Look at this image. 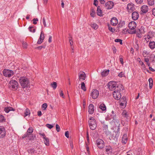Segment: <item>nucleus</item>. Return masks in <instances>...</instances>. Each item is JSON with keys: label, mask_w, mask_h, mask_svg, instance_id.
<instances>
[{"label": "nucleus", "mask_w": 155, "mask_h": 155, "mask_svg": "<svg viewBox=\"0 0 155 155\" xmlns=\"http://www.w3.org/2000/svg\"><path fill=\"white\" fill-rule=\"evenodd\" d=\"M137 43V41L136 42V44L134 45V48L136 49L137 51L139 49V46Z\"/></svg>", "instance_id": "obj_50"}, {"label": "nucleus", "mask_w": 155, "mask_h": 155, "mask_svg": "<svg viewBox=\"0 0 155 155\" xmlns=\"http://www.w3.org/2000/svg\"><path fill=\"white\" fill-rule=\"evenodd\" d=\"M99 108L103 111H105L106 110V106L103 103H101L100 105Z\"/></svg>", "instance_id": "obj_24"}, {"label": "nucleus", "mask_w": 155, "mask_h": 155, "mask_svg": "<svg viewBox=\"0 0 155 155\" xmlns=\"http://www.w3.org/2000/svg\"><path fill=\"white\" fill-rule=\"evenodd\" d=\"M139 17V14L138 12L136 11L133 12L132 14V18L134 20H136L138 19Z\"/></svg>", "instance_id": "obj_15"}, {"label": "nucleus", "mask_w": 155, "mask_h": 155, "mask_svg": "<svg viewBox=\"0 0 155 155\" xmlns=\"http://www.w3.org/2000/svg\"><path fill=\"white\" fill-rule=\"evenodd\" d=\"M44 38V34L43 31H41L39 39L43 40Z\"/></svg>", "instance_id": "obj_39"}, {"label": "nucleus", "mask_w": 155, "mask_h": 155, "mask_svg": "<svg viewBox=\"0 0 155 155\" xmlns=\"http://www.w3.org/2000/svg\"><path fill=\"white\" fill-rule=\"evenodd\" d=\"M137 26V24L135 21H132L130 22L128 25L129 28L131 30H134L135 29Z\"/></svg>", "instance_id": "obj_14"}, {"label": "nucleus", "mask_w": 155, "mask_h": 155, "mask_svg": "<svg viewBox=\"0 0 155 155\" xmlns=\"http://www.w3.org/2000/svg\"><path fill=\"white\" fill-rule=\"evenodd\" d=\"M109 72V70H105L101 73V75L102 77L106 76L108 75Z\"/></svg>", "instance_id": "obj_25"}, {"label": "nucleus", "mask_w": 155, "mask_h": 155, "mask_svg": "<svg viewBox=\"0 0 155 155\" xmlns=\"http://www.w3.org/2000/svg\"><path fill=\"white\" fill-rule=\"evenodd\" d=\"M56 128L57 132H59L60 130V127L58 124L56 125Z\"/></svg>", "instance_id": "obj_56"}, {"label": "nucleus", "mask_w": 155, "mask_h": 155, "mask_svg": "<svg viewBox=\"0 0 155 155\" xmlns=\"http://www.w3.org/2000/svg\"><path fill=\"white\" fill-rule=\"evenodd\" d=\"M9 87L13 89L17 90L18 87V84L17 81L14 80L10 81L9 82Z\"/></svg>", "instance_id": "obj_3"}, {"label": "nucleus", "mask_w": 155, "mask_h": 155, "mask_svg": "<svg viewBox=\"0 0 155 155\" xmlns=\"http://www.w3.org/2000/svg\"><path fill=\"white\" fill-rule=\"evenodd\" d=\"M65 136L67 138H69V132H68V131H65Z\"/></svg>", "instance_id": "obj_58"}, {"label": "nucleus", "mask_w": 155, "mask_h": 155, "mask_svg": "<svg viewBox=\"0 0 155 155\" xmlns=\"http://www.w3.org/2000/svg\"><path fill=\"white\" fill-rule=\"evenodd\" d=\"M29 134H28L27 132L26 133L24 134L22 137V138H25L26 137H27V136H28L29 137Z\"/></svg>", "instance_id": "obj_62"}, {"label": "nucleus", "mask_w": 155, "mask_h": 155, "mask_svg": "<svg viewBox=\"0 0 155 155\" xmlns=\"http://www.w3.org/2000/svg\"><path fill=\"white\" fill-rule=\"evenodd\" d=\"M97 14L98 16H101L102 15V11L99 6L97 7Z\"/></svg>", "instance_id": "obj_26"}, {"label": "nucleus", "mask_w": 155, "mask_h": 155, "mask_svg": "<svg viewBox=\"0 0 155 155\" xmlns=\"http://www.w3.org/2000/svg\"><path fill=\"white\" fill-rule=\"evenodd\" d=\"M4 117L2 115H0V122H2L5 121Z\"/></svg>", "instance_id": "obj_47"}, {"label": "nucleus", "mask_w": 155, "mask_h": 155, "mask_svg": "<svg viewBox=\"0 0 155 155\" xmlns=\"http://www.w3.org/2000/svg\"><path fill=\"white\" fill-rule=\"evenodd\" d=\"M28 30L30 31L32 33H34L35 32L36 29L34 28L33 26H30L28 28Z\"/></svg>", "instance_id": "obj_34"}, {"label": "nucleus", "mask_w": 155, "mask_h": 155, "mask_svg": "<svg viewBox=\"0 0 155 155\" xmlns=\"http://www.w3.org/2000/svg\"><path fill=\"white\" fill-rule=\"evenodd\" d=\"M110 117H110V119H111V118H112L113 119H115L116 118V114H111L110 115Z\"/></svg>", "instance_id": "obj_48"}, {"label": "nucleus", "mask_w": 155, "mask_h": 155, "mask_svg": "<svg viewBox=\"0 0 155 155\" xmlns=\"http://www.w3.org/2000/svg\"><path fill=\"white\" fill-rule=\"evenodd\" d=\"M47 107V104L46 103H44L42 104V107L43 109L45 110L46 109Z\"/></svg>", "instance_id": "obj_43"}, {"label": "nucleus", "mask_w": 155, "mask_h": 155, "mask_svg": "<svg viewBox=\"0 0 155 155\" xmlns=\"http://www.w3.org/2000/svg\"><path fill=\"white\" fill-rule=\"evenodd\" d=\"M28 151L29 153H35V151L33 149H30L28 150Z\"/></svg>", "instance_id": "obj_45"}, {"label": "nucleus", "mask_w": 155, "mask_h": 155, "mask_svg": "<svg viewBox=\"0 0 155 155\" xmlns=\"http://www.w3.org/2000/svg\"><path fill=\"white\" fill-rule=\"evenodd\" d=\"M43 139H44V142L45 145L47 146L49 145V139L48 138L46 137L44 138Z\"/></svg>", "instance_id": "obj_31"}, {"label": "nucleus", "mask_w": 155, "mask_h": 155, "mask_svg": "<svg viewBox=\"0 0 155 155\" xmlns=\"http://www.w3.org/2000/svg\"><path fill=\"white\" fill-rule=\"evenodd\" d=\"M3 74L5 77L9 78L13 75L14 72L13 71L5 69L3 71Z\"/></svg>", "instance_id": "obj_5"}, {"label": "nucleus", "mask_w": 155, "mask_h": 155, "mask_svg": "<svg viewBox=\"0 0 155 155\" xmlns=\"http://www.w3.org/2000/svg\"><path fill=\"white\" fill-rule=\"evenodd\" d=\"M94 106L93 104H90L88 107V111L90 114H92L94 112Z\"/></svg>", "instance_id": "obj_18"}, {"label": "nucleus", "mask_w": 155, "mask_h": 155, "mask_svg": "<svg viewBox=\"0 0 155 155\" xmlns=\"http://www.w3.org/2000/svg\"><path fill=\"white\" fill-rule=\"evenodd\" d=\"M86 147L87 152L89 153H90L89 148L88 146V144L87 143H86Z\"/></svg>", "instance_id": "obj_52"}, {"label": "nucleus", "mask_w": 155, "mask_h": 155, "mask_svg": "<svg viewBox=\"0 0 155 155\" xmlns=\"http://www.w3.org/2000/svg\"><path fill=\"white\" fill-rule=\"evenodd\" d=\"M112 124L113 125H115L116 127H117V132H118L120 130L119 126L120 125V121L119 120L116 119V118L115 119H113L112 121Z\"/></svg>", "instance_id": "obj_8"}, {"label": "nucleus", "mask_w": 155, "mask_h": 155, "mask_svg": "<svg viewBox=\"0 0 155 155\" xmlns=\"http://www.w3.org/2000/svg\"><path fill=\"white\" fill-rule=\"evenodd\" d=\"M42 22L45 27H46L47 25L46 23L45 19V17H43L42 18Z\"/></svg>", "instance_id": "obj_51"}, {"label": "nucleus", "mask_w": 155, "mask_h": 155, "mask_svg": "<svg viewBox=\"0 0 155 155\" xmlns=\"http://www.w3.org/2000/svg\"><path fill=\"white\" fill-rule=\"evenodd\" d=\"M96 144L98 147L100 149L103 148L104 147V141L100 139H98L96 141Z\"/></svg>", "instance_id": "obj_6"}, {"label": "nucleus", "mask_w": 155, "mask_h": 155, "mask_svg": "<svg viewBox=\"0 0 155 155\" xmlns=\"http://www.w3.org/2000/svg\"><path fill=\"white\" fill-rule=\"evenodd\" d=\"M127 138L126 134H124L122 138V142L123 143L126 144L127 142Z\"/></svg>", "instance_id": "obj_28"}, {"label": "nucleus", "mask_w": 155, "mask_h": 155, "mask_svg": "<svg viewBox=\"0 0 155 155\" xmlns=\"http://www.w3.org/2000/svg\"><path fill=\"white\" fill-rule=\"evenodd\" d=\"M46 126L49 129H51L53 127L52 125L48 124H46Z\"/></svg>", "instance_id": "obj_55"}, {"label": "nucleus", "mask_w": 155, "mask_h": 155, "mask_svg": "<svg viewBox=\"0 0 155 155\" xmlns=\"http://www.w3.org/2000/svg\"><path fill=\"white\" fill-rule=\"evenodd\" d=\"M99 95V91L96 89L93 90L91 94V96L92 97V98L94 99L97 98Z\"/></svg>", "instance_id": "obj_10"}, {"label": "nucleus", "mask_w": 155, "mask_h": 155, "mask_svg": "<svg viewBox=\"0 0 155 155\" xmlns=\"http://www.w3.org/2000/svg\"><path fill=\"white\" fill-rule=\"evenodd\" d=\"M150 60L152 62H155V55L153 54L150 55Z\"/></svg>", "instance_id": "obj_30"}, {"label": "nucleus", "mask_w": 155, "mask_h": 155, "mask_svg": "<svg viewBox=\"0 0 155 155\" xmlns=\"http://www.w3.org/2000/svg\"><path fill=\"white\" fill-rule=\"evenodd\" d=\"M114 5V3L112 1H109L107 2L105 5L106 8L107 9H111Z\"/></svg>", "instance_id": "obj_12"}, {"label": "nucleus", "mask_w": 155, "mask_h": 155, "mask_svg": "<svg viewBox=\"0 0 155 155\" xmlns=\"http://www.w3.org/2000/svg\"><path fill=\"white\" fill-rule=\"evenodd\" d=\"M148 7L146 5H144L141 8V11L143 13H146L148 11Z\"/></svg>", "instance_id": "obj_19"}, {"label": "nucleus", "mask_w": 155, "mask_h": 155, "mask_svg": "<svg viewBox=\"0 0 155 155\" xmlns=\"http://www.w3.org/2000/svg\"><path fill=\"white\" fill-rule=\"evenodd\" d=\"M137 61L139 62L141 65L142 64V63H143L141 60L140 59L138 58H137Z\"/></svg>", "instance_id": "obj_64"}, {"label": "nucleus", "mask_w": 155, "mask_h": 155, "mask_svg": "<svg viewBox=\"0 0 155 155\" xmlns=\"http://www.w3.org/2000/svg\"><path fill=\"white\" fill-rule=\"evenodd\" d=\"M91 26L95 30L97 29L98 28V25L95 23H93L91 24Z\"/></svg>", "instance_id": "obj_37"}, {"label": "nucleus", "mask_w": 155, "mask_h": 155, "mask_svg": "<svg viewBox=\"0 0 155 155\" xmlns=\"http://www.w3.org/2000/svg\"><path fill=\"white\" fill-rule=\"evenodd\" d=\"M108 29L109 31L112 32H113L114 31V29H113V28L109 26L108 27Z\"/></svg>", "instance_id": "obj_60"}, {"label": "nucleus", "mask_w": 155, "mask_h": 155, "mask_svg": "<svg viewBox=\"0 0 155 155\" xmlns=\"http://www.w3.org/2000/svg\"><path fill=\"white\" fill-rule=\"evenodd\" d=\"M115 42H119L120 45H122V40L120 39H116L114 40Z\"/></svg>", "instance_id": "obj_41"}, {"label": "nucleus", "mask_w": 155, "mask_h": 155, "mask_svg": "<svg viewBox=\"0 0 155 155\" xmlns=\"http://www.w3.org/2000/svg\"><path fill=\"white\" fill-rule=\"evenodd\" d=\"M30 114V112L28 108H27L24 113V117H25L29 115Z\"/></svg>", "instance_id": "obj_29"}, {"label": "nucleus", "mask_w": 155, "mask_h": 155, "mask_svg": "<svg viewBox=\"0 0 155 155\" xmlns=\"http://www.w3.org/2000/svg\"><path fill=\"white\" fill-rule=\"evenodd\" d=\"M110 23L111 25L115 26L118 23V20L116 18H113L110 20Z\"/></svg>", "instance_id": "obj_20"}, {"label": "nucleus", "mask_w": 155, "mask_h": 155, "mask_svg": "<svg viewBox=\"0 0 155 155\" xmlns=\"http://www.w3.org/2000/svg\"><path fill=\"white\" fill-rule=\"evenodd\" d=\"M60 95L61 97H62L63 98H64V94L63 93V91L62 90H60Z\"/></svg>", "instance_id": "obj_59"}, {"label": "nucleus", "mask_w": 155, "mask_h": 155, "mask_svg": "<svg viewBox=\"0 0 155 155\" xmlns=\"http://www.w3.org/2000/svg\"><path fill=\"white\" fill-rule=\"evenodd\" d=\"M103 130L105 134H110V132L108 130V126L107 125L104 124L103 127Z\"/></svg>", "instance_id": "obj_23"}, {"label": "nucleus", "mask_w": 155, "mask_h": 155, "mask_svg": "<svg viewBox=\"0 0 155 155\" xmlns=\"http://www.w3.org/2000/svg\"><path fill=\"white\" fill-rule=\"evenodd\" d=\"M113 95L115 99L117 100H120L121 97V94L118 91H114L113 92Z\"/></svg>", "instance_id": "obj_7"}, {"label": "nucleus", "mask_w": 155, "mask_h": 155, "mask_svg": "<svg viewBox=\"0 0 155 155\" xmlns=\"http://www.w3.org/2000/svg\"><path fill=\"white\" fill-rule=\"evenodd\" d=\"M149 46L151 49H153L155 48V42L154 41H150L149 44Z\"/></svg>", "instance_id": "obj_22"}, {"label": "nucleus", "mask_w": 155, "mask_h": 155, "mask_svg": "<svg viewBox=\"0 0 155 155\" xmlns=\"http://www.w3.org/2000/svg\"><path fill=\"white\" fill-rule=\"evenodd\" d=\"M95 14V12L94 9H91V12L90 14L91 16L92 17H94Z\"/></svg>", "instance_id": "obj_42"}, {"label": "nucleus", "mask_w": 155, "mask_h": 155, "mask_svg": "<svg viewBox=\"0 0 155 155\" xmlns=\"http://www.w3.org/2000/svg\"><path fill=\"white\" fill-rule=\"evenodd\" d=\"M153 36V32L152 31H150L149 32L147 35L145 36V39L147 41H149V40L152 38Z\"/></svg>", "instance_id": "obj_17"}, {"label": "nucleus", "mask_w": 155, "mask_h": 155, "mask_svg": "<svg viewBox=\"0 0 155 155\" xmlns=\"http://www.w3.org/2000/svg\"><path fill=\"white\" fill-rule=\"evenodd\" d=\"M86 74L85 73L81 71L78 74V77L80 80H84L86 78Z\"/></svg>", "instance_id": "obj_16"}, {"label": "nucleus", "mask_w": 155, "mask_h": 155, "mask_svg": "<svg viewBox=\"0 0 155 155\" xmlns=\"http://www.w3.org/2000/svg\"><path fill=\"white\" fill-rule=\"evenodd\" d=\"M23 47L24 48H26L27 47V45L26 42L23 41L22 42Z\"/></svg>", "instance_id": "obj_49"}, {"label": "nucleus", "mask_w": 155, "mask_h": 155, "mask_svg": "<svg viewBox=\"0 0 155 155\" xmlns=\"http://www.w3.org/2000/svg\"><path fill=\"white\" fill-rule=\"evenodd\" d=\"M106 152L108 154H111L113 151L112 147L110 146H107L106 147Z\"/></svg>", "instance_id": "obj_21"}, {"label": "nucleus", "mask_w": 155, "mask_h": 155, "mask_svg": "<svg viewBox=\"0 0 155 155\" xmlns=\"http://www.w3.org/2000/svg\"><path fill=\"white\" fill-rule=\"evenodd\" d=\"M118 76L119 77H120V78H122L123 77H124L125 76L124 73L123 71H122V72H120L118 74Z\"/></svg>", "instance_id": "obj_44"}, {"label": "nucleus", "mask_w": 155, "mask_h": 155, "mask_svg": "<svg viewBox=\"0 0 155 155\" xmlns=\"http://www.w3.org/2000/svg\"><path fill=\"white\" fill-rule=\"evenodd\" d=\"M81 88L83 91H86V89L84 82H81Z\"/></svg>", "instance_id": "obj_32"}, {"label": "nucleus", "mask_w": 155, "mask_h": 155, "mask_svg": "<svg viewBox=\"0 0 155 155\" xmlns=\"http://www.w3.org/2000/svg\"><path fill=\"white\" fill-rule=\"evenodd\" d=\"M33 129L32 127H29L28 129L27 133L28 134H29L30 135V134H31L32 133V132H33Z\"/></svg>", "instance_id": "obj_38"}, {"label": "nucleus", "mask_w": 155, "mask_h": 155, "mask_svg": "<svg viewBox=\"0 0 155 155\" xmlns=\"http://www.w3.org/2000/svg\"><path fill=\"white\" fill-rule=\"evenodd\" d=\"M108 87L110 91H113L115 90L116 87H117L116 82L112 81L109 82L107 84Z\"/></svg>", "instance_id": "obj_4"}, {"label": "nucleus", "mask_w": 155, "mask_h": 155, "mask_svg": "<svg viewBox=\"0 0 155 155\" xmlns=\"http://www.w3.org/2000/svg\"><path fill=\"white\" fill-rule=\"evenodd\" d=\"M45 46H38L36 48V49H37L39 50H41L42 48H45Z\"/></svg>", "instance_id": "obj_57"}, {"label": "nucleus", "mask_w": 155, "mask_h": 155, "mask_svg": "<svg viewBox=\"0 0 155 155\" xmlns=\"http://www.w3.org/2000/svg\"><path fill=\"white\" fill-rule=\"evenodd\" d=\"M88 124L90 129L92 130H94L96 127V122L94 118L92 117H90L89 120Z\"/></svg>", "instance_id": "obj_2"}, {"label": "nucleus", "mask_w": 155, "mask_h": 155, "mask_svg": "<svg viewBox=\"0 0 155 155\" xmlns=\"http://www.w3.org/2000/svg\"><path fill=\"white\" fill-rule=\"evenodd\" d=\"M69 41L70 43V44L71 45H72V44L71 43V42H72V38L71 37V35L70 34H69Z\"/></svg>", "instance_id": "obj_46"}, {"label": "nucleus", "mask_w": 155, "mask_h": 155, "mask_svg": "<svg viewBox=\"0 0 155 155\" xmlns=\"http://www.w3.org/2000/svg\"><path fill=\"white\" fill-rule=\"evenodd\" d=\"M147 2L148 5L150 6L153 5L154 3V0H147Z\"/></svg>", "instance_id": "obj_36"}, {"label": "nucleus", "mask_w": 155, "mask_h": 155, "mask_svg": "<svg viewBox=\"0 0 155 155\" xmlns=\"http://www.w3.org/2000/svg\"><path fill=\"white\" fill-rule=\"evenodd\" d=\"M149 54V53L147 51L144 50L143 52V55L144 57H146Z\"/></svg>", "instance_id": "obj_40"}, {"label": "nucleus", "mask_w": 155, "mask_h": 155, "mask_svg": "<svg viewBox=\"0 0 155 155\" xmlns=\"http://www.w3.org/2000/svg\"><path fill=\"white\" fill-rule=\"evenodd\" d=\"M148 81L149 82V84H153V81L152 78H150L148 80Z\"/></svg>", "instance_id": "obj_61"}, {"label": "nucleus", "mask_w": 155, "mask_h": 155, "mask_svg": "<svg viewBox=\"0 0 155 155\" xmlns=\"http://www.w3.org/2000/svg\"><path fill=\"white\" fill-rule=\"evenodd\" d=\"M43 40L39 38L38 41L37 43L39 44H41L43 42Z\"/></svg>", "instance_id": "obj_63"}, {"label": "nucleus", "mask_w": 155, "mask_h": 155, "mask_svg": "<svg viewBox=\"0 0 155 155\" xmlns=\"http://www.w3.org/2000/svg\"><path fill=\"white\" fill-rule=\"evenodd\" d=\"M19 82L22 88H24L30 85L28 79L25 77H21L19 79Z\"/></svg>", "instance_id": "obj_1"}, {"label": "nucleus", "mask_w": 155, "mask_h": 155, "mask_svg": "<svg viewBox=\"0 0 155 155\" xmlns=\"http://www.w3.org/2000/svg\"><path fill=\"white\" fill-rule=\"evenodd\" d=\"M127 9L128 12H131L134 10L135 6L132 3H129L127 5Z\"/></svg>", "instance_id": "obj_9"}, {"label": "nucleus", "mask_w": 155, "mask_h": 155, "mask_svg": "<svg viewBox=\"0 0 155 155\" xmlns=\"http://www.w3.org/2000/svg\"><path fill=\"white\" fill-rule=\"evenodd\" d=\"M120 106L125 107L126 106L127 101L125 97H123L119 101Z\"/></svg>", "instance_id": "obj_11"}, {"label": "nucleus", "mask_w": 155, "mask_h": 155, "mask_svg": "<svg viewBox=\"0 0 155 155\" xmlns=\"http://www.w3.org/2000/svg\"><path fill=\"white\" fill-rule=\"evenodd\" d=\"M122 115L124 117L127 118L128 116V114L127 113V112L126 110H124L122 113Z\"/></svg>", "instance_id": "obj_35"}, {"label": "nucleus", "mask_w": 155, "mask_h": 155, "mask_svg": "<svg viewBox=\"0 0 155 155\" xmlns=\"http://www.w3.org/2000/svg\"><path fill=\"white\" fill-rule=\"evenodd\" d=\"M6 135L5 130L3 127H0V137L3 138Z\"/></svg>", "instance_id": "obj_13"}, {"label": "nucleus", "mask_w": 155, "mask_h": 155, "mask_svg": "<svg viewBox=\"0 0 155 155\" xmlns=\"http://www.w3.org/2000/svg\"><path fill=\"white\" fill-rule=\"evenodd\" d=\"M51 86L54 89H55L57 87V83L55 82L51 84Z\"/></svg>", "instance_id": "obj_33"}, {"label": "nucleus", "mask_w": 155, "mask_h": 155, "mask_svg": "<svg viewBox=\"0 0 155 155\" xmlns=\"http://www.w3.org/2000/svg\"><path fill=\"white\" fill-rule=\"evenodd\" d=\"M14 110L13 108L10 107H5L4 109V110L6 113H8L10 111H14Z\"/></svg>", "instance_id": "obj_27"}, {"label": "nucleus", "mask_w": 155, "mask_h": 155, "mask_svg": "<svg viewBox=\"0 0 155 155\" xmlns=\"http://www.w3.org/2000/svg\"><path fill=\"white\" fill-rule=\"evenodd\" d=\"M135 1L138 4H141L143 1V0H135Z\"/></svg>", "instance_id": "obj_54"}, {"label": "nucleus", "mask_w": 155, "mask_h": 155, "mask_svg": "<svg viewBox=\"0 0 155 155\" xmlns=\"http://www.w3.org/2000/svg\"><path fill=\"white\" fill-rule=\"evenodd\" d=\"M33 24L34 25H36L37 23V21H38V19L37 18H34L33 20Z\"/></svg>", "instance_id": "obj_53"}]
</instances>
